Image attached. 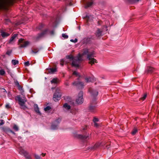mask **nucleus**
<instances>
[{
	"label": "nucleus",
	"instance_id": "f257e3e1",
	"mask_svg": "<svg viewBox=\"0 0 159 159\" xmlns=\"http://www.w3.org/2000/svg\"><path fill=\"white\" fill-rule=\"evenodd\" d=\"M95 54L93 51H91L89 49L85 48L83 49L81 53H80L78 56L74 58L73 56L70 55L67 56V58L70 60L72 61V65L75 67H78L80 61L88 58L89 61V63L93 65L95 63H97L96 60L94 58Z\"/></svg>",
	"mask_w": 159,
	"mask_h": 159
},
{
	"label": "nucleus",
	"instance_id": "f03ea898",
	"mask_svg": "<svg viewBox=\"0 0 159 159\" xmlns=\"http://www.w3.org/2000/svg\"><path fill=\"white\" fill-rule=\"evenodd\" d=\"M15 99L18 101L19 104L21 108L25 109L26 108L25 103L27 101L25 97H23L22 98L20 96H18L15 98Z\"/></svg>",
	"mask_w": 159,
	"mask_h": 159
},
{
	"label": "nucleus",
	"instance_id": "7ed1b4c3",
	"mask_svg": "<svg viewBox=\"0 0 159 159\" xmlns=\"http://www.w3.org/2000/svg\"><path fill=\"white\" fill-rule=\"evenodd\" d=\"M18 44L19 48H25L28 46L30 44V42L28 41H25L23 39H20L18 40Z\"/></svg>",
	"mask_w": 159,
	"mask_h": 159
},
{
	"label": "nucleus",
	"instance_id": "20e7f679",
	"mask_svg": "<svg viewBox=\"0 0 159 159\" xmlns=\"http://www.w3.org/2000/svg\"><path fill=\"white\" fill-rule=\"evenodd\" d=\"M61 96L60 90L57 89L53 95V100L55 101H57L60 99Z\"/></svg>",
	"mask_w": 159,
	"mask_h": 159
},
{
	"label": "nucleus",
	"instance_id": "39448f33",
	"mask_svg": "<svg viewBox=\"0 0 159 159\" xmlns=\"http://www.w3.org/2000/svg\"><path fill=\"white\" fill-rule=\"evenodd\" d=\"M83 92H80L76 99V102L78 104H80L83 103Z\"/></svg>",
	"mask_w": 159,
	"mask_h": 159
},
{
	"label": "nucleus",
	"instance_id": "423d86ee",
	"mask_svg": "<svg viewBox=\"0 0 159 159\" xmlns=\"http://www.w3.org/2000/svg\"><path fill=\"white\" fill-rule=\"evenodd\" d=\"M17 35L18 34H15L13 35L9 41L8 43L9 44H13L15 42V39L17 37Z\"/></svg>",
	"mask_w": 159,
	"mask_h": 159
},
{
	"label": "nucleus",
	"instance_id": "0eeeda50",
	"mask_svg": "<svg viewBox=\"0 0 159 159\" xmlns=\"http://www.w3.org/2000/svg\"><path fill=\"white\" fill-rule=\"evenodd\" d=\"M89 91L93 96H97L98 94V91L93 90L91 88L89 89Z\"/></svg>",
	"mask_w": 159,
	"mask_h": 159
},
{
	"label": "nucleus",
	"instance_id": "6e6552de",
	"mask_svg": "<svg viewBox=\"0 0 159 159\" xmlns=\"http://www.w3.org/2000/svg\"><path fill=\"white\" fill-rule=\"evenodd\" d=\"M76 137L79 139L83 140L87 139L88 137V136H83L81 135H77Z\"/></svg>",
	"mask_w": 159,
	"mask_h": 159
},
{
	"label": "nucleus",
	"instance_id": "1a4fd4ad",
	"mask_svg": "<svg viewBox=\"0 0 159 159\" xmlns=\"http://www.w3.org/2000/svg\"><path fill=\"white\" fill-rule=\"evenodd\" d=\"M73 84L74 85H77L79 87H82L84 85V84L82 82H79L78 83H76L74 82L73 83Z\"/></svg>",
	"mask_w": 159,
	"mask_h": 159
},
{
	"label": "nucleus",
	"instance_id": "9d476101",
	"mask_svg": "<svg viewBox=\"0 0 159 159\" xmlns=\"http://www.w3.org/2000/svg\"><path fill=\"white\" fill-rule=\"evenodd\" d=\"M10 34L4 32H2L1 35L3 37H7L10 35Z\"/></svg>",
	"mask_w": 159,
	"mask_h": 159
},
{
	"label": "nucleus",
	"instance_id": "9b49d317",
	"mask_svg": "<svg viewBox=\"0 0 159 159\" xmlns=\"http://www.w3.org/2000/svg\"><path fill=\"white\" fill-rule=\"evenodd\" d=\"M128 2L131 4H133L138 2L140 0H127Z\"/></svg>",
	"mask_w": 159,
	"mask_h": 159
},
{
	"label": "nucleus",
	"instance_id": "f8f14e48",
	"mask_svg": "<svg viewBox=\"0 0 159 159\" xmlns=\"http://www.w3.org/2000/svg\"><path fill=\"white\" fill-rule=\"evenodd\" d=\"M93 80L94 79L93 78L88 77L85 78L86 81L87 83L92 82L93 81Z\"/></svg>",
	"mask_w": 159,
	"mask_h": 159
},
{
	"label": "nucleus",
	"instance_id": "ddd939ff",
	"mask_svg": "<svg viewBox=\"0 0 159 159\" xmlns=\"http://www.w3.org/2000/svg\"><path fill=\"white\" fill-rule=\"evenodd\" d=\"M58 82L59 80L57 78H54L51 81V82L52 84L57 83Z\"/></svg>",
	"mask_w": 159,
	"mask_h": 159
},
{
	"label": "nucleus",
	"instance_id": "4468645a",
	"mask_svg": "<svg viewBox=\"0 0 159 159\" xmlns=\"http://www.w3.org/2000/svg\"><path fill=\"white\" fill-rule=\"evenodd\" d=\"M39 50L37 48H35L32 50L31 52V53L32 54H35L39 52Z\"/></svg>",
	"mask_w": 159,
	"mask_h": 159
},
{
	"label": "nucleus",
	"instance_id": "2eb2a0df",
	"mask_svg": "<svg viewBox=\"0 0 159 159\" xmlns=\"http://www.w3.org/2000/svg\"><path fill=\"white\" fill-rule=\"evenodd\" d=\"M93 4V2H88L85 6V8H87L91 6Z\"/></svg>",
	"mask_w": 159,
	"mask_h": 159
},
{
	"label": "nucleus",
	"instance_id": "dca6fc26",
	"mask_svg": "<svg viewBox=\"0 0 159 159\" xmlns=\"http://www.w3.org/2000/svg\"><path fill=\"white\" fill-rule=\"evenodd\" d=\"M102 34L101 31L99 29H98L96 33V35L98 37H99L101 36Z\"/></svg>",
	"mask_w": 159,
	"mask_h": 159
},
{
	"label": "nucleus",
	"instance_id": "f3484780",
	"mask_svg": "<svg viewBox=\"0 0 159 159\" xmlns=\"http://www.w3.org/2000/svg\"><path fill=\"white\" fill-rule=\"evenodd\" d=\"M101 143H96L94 145L93 147V149H95L96 148H97L98 147H99L101 145Z\"/></svg>",
	"mask_w": 159,
	"mask_h": 159
},
{
	"label": "nucleus",
	"instance_id": "a211bd4d",
	"mask_svg": "<svg viewBox=\"0 0 159 159\" xmlns=\"http://www.w3.org/2000/svg\"><path fill=\"white\" fill-rule=\"evenodd\" d=\"M57 71L56 68H53L50 69L49 70V72L51 73H53L54 72Z\"/></svg>",
	"mask_w": 159,
	"mask_h": 159
},
{
	"label": "nucleus",
	"instance_id": "6ab92c4d",
	"mask_svg": "<svg viewBox=\"0 0 159 159\" xmlns=\"http://www.w3.org/2000/svg\"><path fill=\"white\" fill-rule=\"evenodd\" d=\"M63 107L67 109H69L70 108V106L68 105L67 103H65L64 104Z\"/></svg>",
	"mask_w": 159,
	"mask_h": 159
},
{
	"label": "nucleus",
	"instance_id": "aec40b11",
	"mask_svg": "<svg viewBox=\"0 0 159 159\" xmlns=\"http://www.w3.org/2000/svg\"><path fill=\"white\" fill-rule=\"evenodd\" d=\"M11 62L13 65H15L18 64L19 63V62L17 60H12L11 61Z\"/></svg>",
	"mask_w": 159,
	"mask_h": 159
},
{
	"label": "nucleus",
	"instance_id": "412c9836",
	"mask_svg": "<svg viewBox=\"0 0 159 159\" xmlns=\"http://www.w3.org/2000/svg\"><path fill=\"white\" fill-rule=\"evenodd\" d=\"M5 74V70L2 69H0V75H3Z\"/></svg>",
	"mask_w": 159,
	"mask_h": 159
},
{
	"label": "nucleus",
	"instance_id": "4be33fe9",
	"mask_svg": "<svg viewBox=\"0 0 159 159\" xmlns=\"http://www.w3.org/2000/svg\"><path fill=\"white\" fill-rule=\"evenodd\" d=\"M153 68L152 67H149L147 69L148 72H151L153 71Z\"/></svg>",
	"mask_w": 159,
	"mask_h": 159
},
{
	"label": "nucleus",
	"instance_id": "5701e85b",
	"mask_svg": "<svg viewBox=\"0 0 159 159\" xmlns=\"http://www.w3.org/2000/svg\"><path fill=\"white\" fill-rule=\"evenodd\" d=\"M137 129L136 128H135L133 129V131L132 132V134L133 135H134L137 132Z\"/></svg>",
	"mask_w": 159,
	"mask_h": 159
},
{
	"label": "nucleus",
	"instance_id": "b1692460",
	"mask_svg": "<svg viewBox=\"0 0 159 159\" xmlns=\"http://www.w3.org/2000/svg\"><path fill=\"white\" fill-rule=\"evenodd\" d=\"M50 109L51 107L49 106H47V107L44 108V110L45 111H46L50 110Z\"/></svg>",
	"mask_w": 159,
	"mask_h": 159
},
{
	"label": "nucleus",
	"instance_id": "393cba45",
	"mask_svg": "<svg viewBox=\"0 0 159 159\" xmlns=\"http://www.w3.org/2000/svg\"><path fill=\"white\" fill-rule=\"evenodd\" d=\"M13 129L16 131H18L19 129L18 127L16 125H14Z\"/></svg>",
	"mask_w": 159,
	"mask_h": 159
},
{
	"label": "nucleus",
	"instance_id": "a878e982",
	"mask_svg": "<svg viewBox=\"0 0 159 159\" xmlns=\"http://www.w3.org/2000/svg\"><path fill=\"white\" fill-rule=\"evenodd\" d=\"M73 74L76 75L77 76H79L80 75L79 73H77L76 71H75L73 73Z\"/></svg>",
	"mask_w": 159,
	"mask_h": 159
},
{
	"label": "nucleus",
	"instance_id": "bb28decb",
	"mask_svg": "<svg viewBox=\"0 0 159 159\" xmlns=\"http://www.w3.org/2000/svg\"><path fill=\"white\" fill-rule=\"evenodd\" d=\"M146 96H147V94H144L143 97H142L141 98V99L143 100H144L146 98Z\"/></svg>",
	"mask_w": 159,
	"mask_h": 159
},
{
	"label": "nucleus",
	"instance_id": "cd10ccee",
	"mask_svg": "<svg viewBox=\"0 0 159 159\" xmlns=\"http://www.w3.org/2000/svg\"><path fill=\"white\" fill-rule=\"evenodd\" d=\"M62 36L65 38H68V36L65 34H62Z\"/></svg>",
	"mask_w": 159,
	"mask_h": 159
},
{
	"label": "nucleus",
	"instance_id": "c85d7f7f",
	"mask_svg": "<svg viewBox=\"0 0 159 159\" xmlns=\"http://www.w3.org/2000/svg\"><path fill=\"white\" fill-rule=\"evenodd\" d=\"M35 110L36 112H37L38 113H40L39 111V108L37 106H36V107L35 108Z\"/></svg>",
	"mask_w": 159,
	"mask_h": 159
},
{
	"label": "nucleus",
	"instance_id": "c756f323",
	"mask_svg": "<svg viewBox=\"0 0 159 159\" xmlns=\"http://www.w3.org/2000/svg\"><path fill=\"white\" fill-rule=\"evenodd\" d=\"M95 107H90L89 108L90 110L91 111L95 110Z\"/></svg>",
	"mask_w": 159,
	"mask_h": 159
},
{
	"label": "nucleus",
	"instance_id": "7c9ffc66",
	"mask_svg": "<svg viewBox=\"0 0 159 159\" xmlns=\"http://www.w3.org/2000/svg\"><path fill=\"white\" fill-rule=\"evenodd\" d=\"M34 156L36 159H40V157L38 155L35 154Z\"/></svg>",
	"mask_w": 159,
	"mask_h": 159
},
{
	"label": "nucleus",
	"instance_id": "2f4dec72",
	"mask_svg": "<svg viewBox=\"0 0 159 159\" xmlns=\"http://www.w3.org/2000/svg\"><path fill=\"white\" fill-rule=\"evenodd\" d=\"M24 64H25V66H29L30 65L29 62V61H27V62H25V63Z\"/></svg>",
	"mask_w": 159,
	"mask_h": 159
},
{
	"label": "nucleus",
	"instance_id": "473e14b6",
	"mask_svg": "<svg viewBox=\"0 0 159 159\" xmlns=\"http://www.w3.org/2000/svg\"><path fill=\"white\" fill-rule=\"evenodd\" d=\"M60 64L61 66H63V64H64V61H63V60L61 59V60Z\"/></svg>",
	"mask_w": 159,
	"mask_h": 159
},
{
	"label": "nucleus",
	"instance_id": "72a5a7b5",
	"mask_svg": "<svg viewBox=\"0 0 159 159\" xmlns=\"http://www.w3.org/2000/svg\"><path fill=\"white\" fill-rule=\"evenodd\" d=\"M57 126H56L55 125H52V129H56Z\"/></svg>",
	"mask_w": 159,
	"mask_h": 159
},
{
	"label": "nucleus",
	"instance_id": "f704fd0d",
	"mask_svg": "<svg viewBox=\"0 0 159 159\" xmlns=\"http://www.w3.org/2000/svg\"><path fill=\"white\" fill-rule=\"evenodd\" d=\"M6 108H10V106L9 104H7L5 106Z\"/></svg>",
	"mask_w": 159,
	"mask_h": 159
},
{
	"label": "nucleus",
	"instance_id": "c9c22d12",
	"mask_svg": "<svg viewBox=\"0 0 159 159\" xmlns=\"http://www.w3.org/2000/svg\"><path fill=\"white\" fill-rule=\"evenodd\" d=\"M93 121L94 123L98 121V119L97 118H94L93 119Z\"/></svg>",
	"mask_w": 159,
	"mask_h": 159
},
{
	"label": "nucleus",
	"instance_id": "e433bc0d",
	"mask_svg": "<svg viewBox=\"0 0 159 159\" xmlns=\"http://www.w3.org/2000/svg\"><path fill=\"white\" fill-rule=\"evenodd\" d=\"M1 122H0V126L4 124V123L3 122V121L2 120H1Z\"/></svg>",
	"mask_w": 159,
	"mask_h": 159
},
{
	"label": "nucleus",
	"instance_id": "4c0bfd02",
	"mask_svg": "<svg viewBox=\"0 0 159 159\" xmlns=\"http://www.w3.org/2000/svg\"><path fill=\"white\" fill-rule=\"evenodd\" d=\"M70 41L71 42H76L77 41V39H75V41H74L73 39H71Z\"/></svg>",
	"mask_w": 159,
	"mask_h": 159
},
{
	"label": "nucleus",
	"instance_id": "58836bf2",
	"mask_svg": "<svg viewBox=\"0 0 159 159\" xmlns=\"http://www.w3.org/2000/svg\"><path fill=\"white\" fill-rule=\"evenodd\" d=\"M94 125L96 127L98 126V124L96 122L94 123Z\"/></svg>",
	"mask_w": 159,
	"mask_h": 159
},
{
	"label": "nucleus",
	"instance_id": "ea45409f",
	"mask_svg": "<svg viewBox=\"0 0 159 159\" xmlns=\"http://www.w3.org/2000/svg\"><path fill=\"white\" fill-rule=\"evenodd\" d=\"M42 155L44 157V156H45V155H46V154L45 153H43L42 154Z\"/></svg>",
	"mask_w": 159,
	"mask_h": 159
},
{
	"label": "nucleus",
	"instance_id": "a19ab883",
	"mask_svg": "<svg viewBox=\"0 0 159 159\" xmlns=\"http://www.w3.org/2000/svg\"><path fill=\"white\" fill-rule=\"evenodd\" d=\"M7 54H8V55H9V53H8V52H7Z\"/></svg>",
	"mask_w": 159,
	"mask_h": 159
},
{
	"label": "nucleus",
	"instance_id": "79ce46f5",
	"mask_svg": "<svg viewBox=\"0 0 159 159\" xmlns=\"http://www.w3.org/2000/svg\"><path fill=\"white\" fill-rule=\"evenodd\" d=\"M3 89V90L5 91H6V90H5V89Z\"/></svg>",
	"mask_w": 159,
	"mask_h": 159
},
{
	"label": "nucleus",
	"instance_id": "37998d69",
	"mask_svg": "<svg viewBox=\"0 0 159 159\" xmlns=\"http://www.w3.org/2000/svg\"><path fill=\"white\" fill-rule=\"evenodd\" d=\"M52 32V34H53V32Z\"/></svg>",
	"mask_w": 159,
	"mask_h": 159
}]
</instances>
